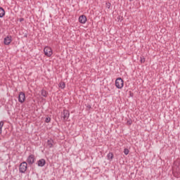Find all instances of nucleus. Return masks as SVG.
<instances>
[{
	"mask_svg": "<svg viewBox=\"0 0 180 180\" xmlns=\"http://www.w3.org/2000/svg\"><path fill=\"white\" fill-rule=\"evenodd\" d=\"M123 85H124L123 79H122V77H118L115 80L116 88H117L118 89H122L123 88Z\"/></svg>",
	"mask_w": 180,
	"mask_h": 180,
	"instance_id": "nucleus-1",
	"label": "nucleus"
},
{
	"mask_svg": "<svg viewBox=\"0 0 180 180\" xmlns=\"http://www.w3.org/2000/svg\"><path fill=\"white\" fill-rule=\"evenodd\" d=\"M27 169V162H22L20 165L19 171L21 172V174H25Z\"/></svg>",
	"mask_w": 180,
	"mask_h": 180,
	"instance_id": "nucleus-2",
	"label": "nucleus"
},
{
	"mask_svg": "<svg viewBox=\"0 0 180 180\" xmlns=\"http://www.w3.org/2000/svg\"><path fill=\"white\" fill-rule=\"evenodd\" d=\"M44 53L46 57H51V56H53V50L49 46L44 49Z\"/></svg>",
	"mask_w": 180,
	"mask_h": 180,
	"instance_id": "nucleus-3",
	"label": "nucleus"
},
{
	"mask_svg": "<svg viewBox=\"0 0 180 180\" xmlns=\"http://www.w3.org/2000/svg\"><path fill=\"white\" fill-rule=\"evenodd\" d=\"M61 117H63L64 122H67L70 117V111L68 110H64L62 112Z\"/></svg>",
	"mask_w": 180,
	"mask_h": 180,
	"instance_id": "nucleus-4",
	"label": "nucleus"
},
{
	"mask_svg": "<svg viewBox=\"0 0 180 180\" xmlns=\"http://www.w3.org/2000/svg\"><path fill=\"white\" fill-rule=\"evenodd\" d=\"M36 160V158H34V155H30L28 158H27V162L29 164V165H33L34 164V161Z\"/></svg>",
	"mask_w": 180,
	"mask_h": 180,
	"instance_id": "nucleus-5",
	"label": "nucleus"
},
{
	"mask_svg": "<svg viewBox=\"0 0 180 180\" xmlns=\"http://www.w3.org/2000/svg\"><path fill=\"white\" fill-rule=\"evenodd\" d=\"M26 99V96L25 95V93L23 92H20L19 96H18V102L20 103H23L25 102V100Z\"/></svg>",
	"mask_w": 180,
	"mask_h": 180,
	"instance_id": "nucleus-6",
	"label": "nucleus"
},
{
	"mask_svg": "<svg viewBox=\"0 0 180 180\" xmlns=\"http://www.w3.org/2000/svg\"><path fill=\"white\" fill-rule=\"evenodd\" d=\"M4 43L6 46H9L10 43H12V36L8 35L4 38Z\"/></svg>",
	"mask_w": 180,
	"mask_h": 180,
	"instance_id": "nucleus-7",
	"label": "nucleus"
},
{
	"mask_svg": "<svg viewBox=\"0 0 180 180\" xmlns=\"http://www.w3.org/2000/svg\"><path fill=\"white\" fill-rule=\"evenodd\" d=\"M79 23H82V25H84V23H86V16L82 15L79 17Z\"/></svg>",
	"mask_w": 180,
	"mask_h": 180,
	"instance_id": "nucleus-8",
	"label": "nucleus"
},
{
	"mask_svg": "<svg viewBox=\"0 0 180 180\" xmlns=\"http://www.w3.org/2000/svg\"><path fill=\"white\" fill-rule=\"evenodd\" d=\"M37 165L38 167H44L46 165V160L41 159L37 161Z\"/></svg>",
	"mask_w": 180,
	"mask_h": 180,
	"instance_id": "nucleus-9",
	"label": "nucleus"
},
{
	"mask_svg": "<svg viewBox=\"0 0 180 180\" xmlns=\"http://www.w3.org/2000/svg\"><path fill=\"white\" fill-rule=\"evenodd\" d=\"M53 143H54V141H53V139H49L46 142V144L49 148H53Z\"/></svg>",
	"mask_w": 180,
	"mask_h": 180,
	"instance_id": "nucleus-10",
	"label": "nucleus"
},
{
	"mask_svg": "<svg viewBox=\"0 0 180 180\" xmlns=\"http://www.w3.org/2000/svg\"><path fill=\"white\" fill-rule=\"evenodd\" d=\"M5 16V10L4 8L0 7V18H4Z\"/></svg>",
	"mask_w": 180,
	"mask_h": 180,
	"instance_id": "nucleus-11",
	"label": "nucleus"
},
{
	"mask_svg": "<svg viewBox=\"0 0 180 180\" xmlns=\"http://www.w3.org/2000/svg\"><path fill=\"white\" fill-rule=\"evenodd\" d=\"M41 94L44 96V98H47L49 93H47V91L42 89L41 91Z\"/></svg>",
	"mask_w": 180,
	"mask_h": 180,
	"instance_id": "nucleus-12",
	"label": "nucleus"
},
{
	"mask_svg": "<svg viewBox=\"0 0 180 180\" xmlns=\"http://www.w3.org/2000/svg\"><path fill=\"white\" fill-rule=\"evenodd\" d=\"M59 88H61V89H64V88H65V82H60L59 84Z\"/></svg>",
	"mask_w": 180,
	"mask_h": 180,
	"instance_id": "nucleus-13",
	"label": "nucleus"
},
{
	"mask_svg": "<svg viewBox=\"0 0 180 180\" xmlns=\"http://www.w3.org/2000/svg\"><path fill=\"white\" fill-rule=\"evenodd\" d=\"M107 158L108 160H113V153H109L108 155H107Z\"/></svg>",
	"mask_w": 180,
	"mask_h": 180,
	"instance_id": "nucleus-14",
	"label": "nucleus"
},
{
	"mask_svg": "<svg viewBox=\"0 0 180 180\" xmlns=\"http://www.w3.org/2000/svg\"><path fill=\"white\" fill-rule=\"evenodd\" d=\"M4 127V121L0 122V134H2V128Z\"/></svg>",
	"mask_w": 180,
	"mask_h": 180,
	"instance_id": "nucleus-15",
	"label": "nucleus"
},
{
	"mask_svg": "<svg viewBox=\"0 0 180 180\" xmlns=\"http://www.w3.org/2000/svg\"><path fill=\"white\" fill-rule=\"evenodd\" d=\"M140 62L141 64H144V63H146V58H144V57L141 56L140 57Z\"/></svg>",
	"mask_w": 180,
	"mask_h": 180,
	"instance_id": "nucleus-16",
	"label": "nucleus"
},
{
	"mask_svg": "<svg viewBox=\"0 0 180 180\" xmlns=\"http://www.w3.org/2000/svg\"><path fill=\"white\" fill-rule=\"evenodd\" d=\"M51 121V118L50 117H47L45 119L46 123H50Z\"/></svg>",
	"mask_w": 180,
	"mask_h": 180,
	"instance_id": "nucleus-17",
	"label": "nucleus"
},
{
	"mask_svg": "<svg viewBox=\"0 0 180 180\" xmlns=\"http://www.w3.org/2000/svg\"><path fill=\"white\" fill-rule=\"evenodd\" d=\"M129 149H127V148L124 149V154L125 155H127L129 154Z\"/></svg>",
	"mask_w": 180,
	"mask_h": 180,
	"instance_id": "nucleus-18",
	"label": "nucleus"
},
{
	"mask_svg": "<svg viewBox=\"0 0 180 180\" xmlns=\"http://www.w3.org/2000/svg\"><path fill=\"white\" fill-rule=\"evenodd\" d=\"M110 3L108 2V3H106V8H108V9H110Z\"/></svg>",
	"mask_w": 180,
	"mask_h": 180,
	"instance_id": "nucleus-19",
	"label": "nucleus"
},
{
	"mask_svg": "<svg viewBox=\"0 0 180 180\" xmlns=\"http://www.w3.org/2000/svg\"><path fill=\"white\" fill-rule=\"evenodd\" d=\"M132 122L131 120H129L127 122V124H128V126H131Z\"/></svg>",
	"mask_w": 180,
	"mask_h": 180,
	"instance_id": "nucleus-20",
	"label": "nucleus"
},
{
	"mask_svg": "<svg viewBox=\"0 0 180 180\" xmlns=\"http://www.w3.org/2000/svg\"><path fill=\"white\" fill-rule=\"evenodd\" d=\"M24 19L23 18H20V22H23Z\"/></svg>",
	"mask_w": 180,
	"mask_h": 180,
	"instance_id": "nucleus-21",
	"label": "nucleus"
},
{
	"mask_svg": "<svg viewBox=\"0 0 180 180\" xmlns=\"http://www.w3.org/2000/svg\"><path fill=\"white\" fill-rule=\"evenodd\" d=\"M130 1H131L132 0H129Z\"/></svg>",
	"mask_w": 180,
	"mask_h": 180,
	"instance_id": "nucleus-22",
	"label": "nucleus"
}]
</instances>
